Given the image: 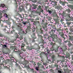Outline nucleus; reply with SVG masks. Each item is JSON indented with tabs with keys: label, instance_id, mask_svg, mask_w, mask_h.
I'll return each instance as SVG.
<instances>
[{
	"label": "nucleus",
	"instance_id": "f257e3e1",
	"mask_svg": "<svg viewBox=\"0 0 73 73\" xmlns=\"http://www.w3.org/2000/svg\"><path fill=\"white\" fill-rule=\"evenodd\" d=\"M18 9L20 12H22V11H25V10L24 9V8L23 6L22 5L19 6V7Z\"/></svg>",
	"mask_w": 73,
	"mask_h": 73
},
{
	"label": "nucleus",
	"instance_id": "f03ea898",
	"mask_svg": "<svg viewBox=\"0 0 73 73\" xmlns=\"http://www.w3.org/2000/svg\"><path fill=\"white\" fill-rule=\"evenodd\" d=\"M38 28H40V33L41 34H43L44 32L43 30H42V29H44V28H41V26L40 25L38 26Z\"/></svg>",
	"mask_w": 73,
	"mask_h": 73
},
{
	"label": "nucleus",
	"instance_id": "7ed1b4c3",
	"mask_svg": "<svg viewBox=\"0 0 73 73\" xmlns=\"http://www.w3.org/2000/svg\"><path fill=\"white\" fill-rule=\"evenodd\" d=\"M31 25H29V26H27V28L26 30V32H27V31H30V29H31Z\"/></svg>",
	"mask_w": 73,
	"mask_h": 73
},
{
	"label": "nucleus",
	"instance_id": "20e7f679",
	"mask_svg": "<svg viewBox=\"0 0 73 73\" xmlns=\"http://www.w3.org/2000/svg\"><path fill=\"white\" fill-rule=\"evenodd\" d=\"M55 9H57L58 11H59L60 9H62V7L61 6H57L55 7Z\"/></svg>",
	"mask_w": 73,
	"mask_h": 73
},
{
	"label": "nucleus",
	"instance_id": "39448f33",
	"mask_svg": "<svg viewBox=\"0 0 73 73\" xmlns=\"http://www.w3.org/2000/svg\"><path fill=\"white\" fill-rule=\"evenodd\" d=\"M53 31L54 32V31L53 30V29H52L50 33V34H51V36H50V37H52V35H53V34H54Z\"/></svg>",
	"mask_w": 73,
	"mask_h": 73
},
{
	"label": "nucleus",
	"instance_id": "423d86ee",
	"mask_svg": "<svg viewBox=\"0 0 73 73\" xmlns=\"http://www.w3.org/2000/svg\"><path fill=\"white\" fill-rule=\"evenodd\" d=\"M27 48L28 49V50H32V49H33V46H32L29 47V46H27Z\"/></svg>",
	"mask_w": 73,
	"mask_h": 73
},
{
	"label": "nucleus",
	"instance_id": "0eeeda50",
	"mask_svg": "<svg viewBox=\"0 0 73 73\" xmlns=\"http://www.w3.org/2000/svg\"><path fill=\"white\" fill-rule=\"evenodd\" d=\"M69 38V40H71V41H73V36H68Z\"/></svg>",
	"mask_w": 73,
	"mask_h": 73
},
{
	"label": "nucleus",
	"instance_id": "6e6552de",
	"mask_svg": "<svg viewBox=\"0 0 73 73\" xmlns=\"http://www.w3.org/2000/svg\"><path fill=\"white\" fill-rule=\"evenodd\" d=\"M0 6L2 8H6V6L4 4H1Z\"/></svg>",
	"mask_w": 73,
	"mask_h": 73
},
{
	"label": "nucleus",
	"instance_id": "1a4fd4ad",
	"mask_svg": "<svg viewBox=\"0 0 73 73\" xmlns=\"http://www.w3.org/2000/svg\"><path fill=\"white\" fill-rule=\"evenodd\" d=\"M32 6L34 7L33 8L34 9H36V8H37V5H35V4H33Z\"/></svg>",
	"mask_w": 73,
	"mask_h": 73
},
{
	"label": "nucleus",
	"instance_id": "9d476101",
	"mask_svg": "<svg viewBox=\"0 0 73 73\" xmlns=\"http://www.w3.org/2000/svg\"><path fill=\"white\" fill-rule=\"evenodd\" d=\"M6 23H7V24H8V25H11V22H10L8 20H6Z\"/></svg>",
	"mask_w": 73,
	"mask_h": 73
},
{
	"label": "nucleus",
	"instance_id": "9b49d317",
	"mask_svg": "<svg viewBox=\"0 0 73 73\" xmlns=\"http://www.w3.org/2000/svg\"><path fill=\"white\" fill-rule=\"evenodd\" d=\"M44 54V53L43 52H42L40 54V57L41 58L42 57V56Z\"/></svg>",
	"mask_w": 73,
	"mask_h": 73
},
{
	"label": "nucleus",
	"instance_id": "f8f14e48",
	"mask_svg": "<svg viewBox=\"0 0 73 73\" xmlns=\"http://www.w3.org/2000/svg\"><path fill=\"white\" fill-rule=\"evenodd\" d=\"M22 25L21 23H19V25H18V27H20V28H21V31H22L23 29H22V28H21Z\"/></svg>",
	"mask_w": 73,
	"mask_h": 73
},
{
	"label": "nucleus",
	"instance_id": "ddd939ff",
	"mask_svg": "<svg viewBox=\"0 0 73 73\" xmlns=\"http://www.w3.org/2000/svg\"><path fill=\"white\" fill-rule=\"evenodd\" d=\"M28 23H29V22L27 21H25V22H22V23L24 25H26V24H28Z\"/></svg>",
	"mask_w": 73,
	"mask_h": 73
},
{
	"label": "nucleus",
	"instance_id": "4468645a",
	"mask_svg": "<svg viewBox=\"0 0 73 73\" xmlns=\"http://www.w3.org/2000/svg\"><path fill=\"white\" fill-rule=\"evenodd\" d=\"M55 58V56L54 55H53L52 56V61H55V59H54V58Z\"/></svg>",
	"mask_w": 73,
	"mask_h": 73
},
{
	"label": "nucleus",
	"instance_id": "2eb2a0df",
	"mask_svg": "<svg viewBox=\"0 0 73 73\" xmlns=\"http://www.w3.org/2000/svg\"><path fill=\"white\" fill-rule=\"evenodd\" d=\"M66 12H67L68 13H70V12H71V11H70V9H68L66 10Z\"/></svg>",
	"mask_w": 73,
	"mask_h": 73
},
{
	"label": "nucleus",
	"instance_id": "dca6fc26",
	"mask_svg": "<svg viewBox=\"0 0 73 73\" xmlns=\"http://www.w3.org/2000/svg\"><path fill=\"white\" fill-rule=\"evenodd\" d=\"M68 7L69 8H71V9L73 10V5H68Z\"/></svg>",
	"mask_w": 73,
	"mask_h": 73
},
{
	"label": "nucleus",
	"instance_id": "f3484780",
	"mask_svg": "<svg viewBox=\"0 0 73 73\" xmlns=\"http://www.w3.org/2000/svg\"><path fill=\"white\" fill-rule=\"evenodd\" d=\"M38 37L42 39V40H43V39H42V38H43V37L41 35H38Z\"/></svg>",
	"mask_w": 73,
	"mask_h": 73
},
{
	"label": "nucleus",
	"instance_id": "a211bd4d",
	"mask_svg": "<svg viewBox=\"0 0 73 73\" xmlns=\"http://www.w3.org/2000/svg\"><path fill=\"white\" fill-rule=\"evenodd\" d=\"M37 10H41V6L40 5L38 6V8H37Z\"/></svg>",
	"mask_w": 73,
	"mask_h": 73
},
{
	"label": "nucleus",
	"instance_id": "6ab92c4d",
	"mask_svg": "<svg viewBox=\"0 0 73 73\" xmlns=\"http://www.w3.org/2000/svg\"><path fill=\"white\" fill-rule=\"evenodd\" d=\"M68 46H69V48L70 47V46H72V44L70 43H68Z\"/></svg>",
	"mask_w": 73,
	"mask_h": 73
},
{
	"label": "nucleus",
	"instance_id": "aec40b11",
	"mask_svg": "<svg viewBox=\"0 0 73 73\" xmlns=\"http://www.w3.org/2000/svg\"><path fill=\"white\" fill-rule=\"evenodd\" d=\"M52 47H51L50 48V50L51 51H53V50H54V48H53V47L52 46Z\"/></svg>",
	"mask_w": 73,
	"mask_h": 73
},
{
	"label": "nucleus",
	"instance_id": "412c9836",
	"mask_svg": "<svg viewBox=\"0 0 73 73\" xmlns=\"http://www.w3.org/2000/svg\"><path fill=\"white\" fill-rule=\"evenodd\" d=\"M15 65H16V66H18L19 68H20V65H19V64H17V63H16Z\"/></svg>",
	"mask_w": 73,
	"mask_h": 73
},
{
	"label": "nucleus",
	"instance_id": "4be33fe9",
	"mask_svg": "<svg viewBox=\"0 0 73 73\" xmlns=\"http://www.w3.org/2000/svg\"><path fill=\"white\" fill-rule=\"evenodd\" d=\"M64 41V42H65V43H67V42H69V43H70V41H69L68 40H66V41Z\"/></svg>",
	"mask_w": 73,
	"mask_h": 73
},
{
	"label": "nucleus",
	"instance_id": "5701e85b",
	"mask_svg": "<svg viewBox=\"0 0 73 73\" xmlns=\"http://www.w3.org/2000/svg\"><path fill=\"white\" fill-rule=\"evenodd\" d=\"M66 2L64 1L62 3V5L64 6V5H65V4H66Z\"/></svg>",
	"mask_w": 73,
	"mask_h": 73
},
{
	"label": "nucleus",
	"instance_id": "b1692460",
	"mask_svg": "<svg viewBox=\"0 0 73 73\" xmlns=\"http://www.w3.org/2000/svg\"><path fill=\"white\" fill-rule=\"evenodd\" d=\"M4 48H6V49H8V46L6 45V44H5L4 45H3Z\"/></svg>",
	"mask_w": 73,
	"mask_h": 73
},
{
	"label": "nucleus",
	"instance_id": "393cba45",
	"mask_svg": "<svg viewBox=\"0 0 73 73\" xmlns=\"http://www.w3.org/2000/svg\"><path fill=\"white\" fill-rule=\"evenodd\" d=\"M52 28L53 29H55V30L56 29V26H54L53 27H52Z\"/></svg>",
	"mask_w": 73,
	"mask_h": 73
},
{
	"label": "nucleus",
	"instance_id": "a878e982",
	"mask_svg": "<svg viewBox=\"0 0 73 73\" xmlns=\"http://www.w3.org/2000/svg\"><path fill=\"white\" fill-rule=\"evenodd\" d=\"M17 15L18 16H19V17H21H21H22L21 15L20 14H19V13H17Z\"/></svg>",
	"mask_w": 73,
	"mask_h": 73
},
{
	"label": "nucleus",
	"instance_id": "bb28decb",
	"mask_svg": "<svg viewBox=\"0 0 73 73\" xmlns=\"http://www.w3.org/2000/svg\"><path fill=\"white\" fill-rule=\"evenodd\" d=\"M8 16L7 14H5L4 16L5 17H6L7 18H8Z\"/></svg>",
	"mask_w": 73,
	"mask_h": 73
},
{
	"label": "nucleus",
	"instance_id": "cd10ccee",
	"mask_svg": "<svg viewBox=\"0 0 73 73\" xmlns=\"http://www.w3.org/2000/svg\"><path fill=\"white\" fill-rule=\"evenodd\" d=\"M55 21L56 23H58V20L56 19L55 20Z\"/></svg>",
	"mask_w": 73,
	"mask_h": 73
},
{
	"label": "nucleus",
	"instance_id": "c85d7f7f",
	"mask_svg": "<svg viewBox=\"0 0 73 73\" xmlns=\"http://www.w3.org/2000/svg\"><path fill=\"white\" fill-rule=\"evenodd\" d=\"M48 12H49V13L51 14V13H52V11H51L50 10H48Z\"/></svg>",
	"mask_w": 73,
	"mask_h": 73
},
{
	"label": "nucleus",
	"instance_id": "c756f323",
	"mask_svg": "<svg viewBox=\"0 0 73 73\" xmlns=\"http://www.w3.org/2000/svg\"><path fill=\"white\" fill-rule=\"evenodd\" d=\"M1 18H2V17H1L0 19V24H1V21H3L1 19Z\"/></svg>",
	"mask_w": 73,
	"mask_h": 73
},
{
	"label": "nucleus",
	"instance_id": "7c9ffc66",
	"mask_svg": "<svg viewBox=\"0 0 73 73\" xmlns=\"http://www.w3.org/2000/svg\"><path fill=\"white\" fill-rule=\"evenodd\" d=\"M58 72L59 73H64V72H63V71H61V70H59L58 71Z\"/></svg>",
	"mask_w": 73,
	"mask_h": 73
},
{
	"label": "nucleus",
	"instance_id": "2f4dec72",
	"mask_svg": "<svg viewBox=\"0 0 73 73\" xmlns=\"http://www.w3.org/2000/svg\"><path fill=\"white\" fill-rule=\"evenodd\" d=\"M66 24L67 25H70V24H71V22H67Z\"/></svg>",
	"mask_w": 73,
	"mask_h": 73
},
{
	"label": "nucleus",
	"instance_id": "473e14b6",
	"mask_svg": "<svg viewBox=\"0 0 73 73\" xmlns=\"http://www.w3.org/2000/svg\"><path fill=\"white\" fill-rule=\"evenodd\" d=\"M63 71L65 72V73H66L67 72V69H63Z\"/></svg>",
	"mask_w": 73,
	"mask_h": 73
},
{
	"label": "nucleus",
	"instance_id": "72a5a7b5",
	"mask_svg": "<svg viewBox=\"0 0 73 73\" xmlns=\"http://www.w3.org/2000/svg\"><path fill=\"white\" fill-rule=\"evenodd\" d=\"M35 69H36V70H37V71L39 70L38 69V67H36Z\"/></svg>",
	"mask_w": 73,
	"mask_h": 73
},
{
	"label": "nucleus",
	"instance_id": "f704fd0d",
	"mask_svg": "<svg viewBox=\"0 0 73 73\" xmlns=\"http://www.w3.org/2000/svg\"><path fill=\"white\" fill-rule=\"evenodd\" d=\"M37 64H38V66H40V65H41V64L40 63H39L38 62L37 63Z\"/></svg>",
	"mask_w": 73,
	"mask_h": 73
},
{
	"label": "nucleus",
	"instance_id": "c9c22d12",
	"mask_svg": "<svg viewBox=\"0 0 73 73\" xmlns=\"http://www.w3.org/2000/svg\"><path fill=\"white\" fill-rule=\"evenodd\" d=\"M50 44L52 46H54V43H53V42H51Z\"/></svg>",
	"mask_w": 73,
	"mask_h": 73
},
{
	"label": "nucleus",
	"instance_id": "e433bc0d",
	"mask_svg": "<svg viewBox=\"0 0 73 73\" xmlns=\"http://www.w3.org/2000/svg\"><path fill=\"white\" fill-rule=\"evenodd\" d=\"M33 65H34V66H36V62H34Z\"/></svg>",
	"mask_w": 73,
	"mask_h": 73
},
{
	"label": "nucleus",
	"instance_id": "4c0bfd02",
	"mask_svg": "<svg viewBox=\"0 0 73 73\" xmlns=\"http://www.w3.org/2000/svg\"><path fill=\"white\" fill-rule=\"evenodd\" d=\"M47 18L48 20H50L51 19V17H47Z\"/></svg>",
	"mask_w": 73,
	"mask_h": 73
},
{
	"label": "nucleus",
	"instance_id": "58836bf2",
	"mask_svg": "<svg viewBox=\"0 0 73 73\" xmlns=\"http://www.w3.org/2000/svg\"><path fill=\"white\" fill-rule=\"evenodd\" d=\"M11 28L13 29L15 28V26H12Z\"/></svg>",
	"mask_w": 73,
	"mask_h": 73
},
{
	"label": "nucleus",
	"instance_id": "ea45409f",
	"mask_svg": "<svg viewBox=\"0 0 73 73\" xmlns=\"http://www.w3.org/2000/svg\"><path fill=\"white\" fill-rule=\"evenodd\" d=\"M11 48H12V49H14L15 48V46H11Z\"/></svg>",
	"mask_w": 73,
	"mask_h": 73
},
{
	"label": "nucleus",
	"instance_id": "a19ab883",
	"mask_svg": "<svg viewBox=\"0 0 73 73\" xmlns=\"http://www.w3.org/2000/svg\"><path fill=\"white\" fill-rule=\"evenodd\" d=\"M12 58H14V57H11V61H13V59Z\"/></svg>",
	"mask_w": 73,
	"mask_h": 73
},
{
	"label": "nucleus",
	"instance_id": "79ce46f5",
	"mask_svg": "<svg viewBox=\"0 0 73 73\" xmlns=\"http://www.w3.org/2000/svg\"><path fill=\"white\" fill-rule=\"evenodd\" d=\"M68 48V47L66 46V48L64 49L65 50H68V48Z\"/></svg>",
	"mask_w": 73,
	"mask_h": 73
},
{
	"label": "nucleus",
	"instance_id": "37998d69",
	"mask_svg": "<svg viewBox=\"0 0 73 73\" xmlns=\"http://www.w3.org/2000/svg\"><path fill=\"white\" fill-rule=\"evenodd\" d=\"M50 52V51H49V50H47V53H49Z\"/></svg>",
	"mask_w": 73,
	"mask_h": 73
},
{
	"label": "nucleus",
	"instance_id": "c03bdc74",
	"mask_svg": "<svg viewBox=\"0 0 73 73\" xmlns=\"http://www.w3.org/2000/svg\"><path fill=\"white\" fill-rule=\"evenodd\" d=\"M55 66L56 67V68H57V69L58 68V65H55Z\"/></svg>",
	"mask_w": 73,
	"mask_h": 73
},
{
	"label": "nucleus",
	"instance_id": "a18cd8bd",
	"mask_svg": "<svg viewBox=\"0 0 73 73\" xmlns=\"http://www.w3.org/2000/svg\"><path fill=\"white\" fill-rule=\"evenodd\" d=\"M14 18L16 19L17 20H18V19H19V18H17L15 17H14Z\"/></svg>",
	"mask_w": 73,
	"mask_h": 73
},
{
	"label": "nucleus",
	"instance_id": "49530a36",
	"mask_svg": "<svg viewBox=\"0 0 73 73\" xmlns=\"http://www.w3.org/2000/svg\"><path fill=\"white\" fill-rule=\"evenodd\" d=\"M41 67L42 68H44V66L42 65H41Z\"/></svg>",
	"mask_w": 73,
	"mask_h": 73
},
{
	"label": "nucleus",
	"instance_id": "de8ad7c7",
	"mask_svg": "<svg viewBox=\"0 0 73 73\" xmlns=\"http://www.w3.org/2000/svg\"><path fill=\"white\" fill-rule=\"evenodd\" d=\"M73 48H72L71 49H70L69 48H68V50H73Z\"/></svg>",
	"mask_w": 73,
	"mask_h": 73
},
{
	"label": "nucleus",
	"instance_id": "09e8293b",
	"mask_svg": "<svg viewBox=\"0 0 73 73\" xmlns=\"http://www.w3.org/2000/svg\"><path fill=\"white\" fill-rule=\"evenodd\" d=\"M52 3H57V2L54 1H52Z\"/></svg>",
	"mask_w": 73,
	"mask_h": 73
},
{
	"label": "nucleus",
	"instance_id": "8fccbe9b",
	"mask_svg": "<svg viewBox=\"0 0 73 73\" xmlns=\"http://www.w3.org/2000/svg\"><path fill=\"white\" fill-rule=\"evenodd\" d=\"M13 30L11 31V33H12V32H15V30H13Z\"/></svg>",
	"mask_w": 73,
	"mask_h": 73
},
{
	"label": "nucleus",
	"instance_id": "3c124183",
	"mask_svg": "<svg viewBox=\"0 0 73 73\" xmlns=\"http://www.w3.org/2000/svg\"><path fill=\"white\" fill-rule=\"evenodd\" d=\"M25 62L26 63V64H27L28 63V61L26 60Z\"/></svg>",
	"mask_w": 73,
	"mask_h": 73
},
{
	"label": "nucleus",
	"instance_id": "603ef678",
	"mask_svg": "<svg viewBox=\"0 0 73 73\" xmlns=\"http://www.w3.org/2000/svg\"><path fill=\"white\" fill-rule=\"evenodd\" d=\"M70 32H73V29H70Z\"/></svg>",
	"mask_w": 73,
	"mask_h": 73
},
{
	"label": "nucleus",
	"instance_id": "864d4df0",
	"mask_svg": "<svg viewBox=\"0 0 73 73\" xmlns=\"http://www.w3.org/2000/svg\"><path fill=\"white\" fill-rule=\"evenodd\" d=\"M12 21H13V23H16L15 21L14 20H13Z\"/></svg>",
	"mask_w": 73,
	"mask_h": 73
},
{
	"label": "nucleus",
	"instance_id": "5fc2aeb1",
	"mask_svg": "<svg viewBox=\"0 0 73 73\" xmlns=\"http://www.w3.org/2000/svg\"><path fill=\"white\" fill-rule=\"evenodd\" d=\"M20 39L21 40H23V38L22 37H21L20 38Z\"/></svg>",
	"mask_w": 73,
	"mask_h": 73
},
{
	"label": "nucleus",
	"instance_id": "6e6d98bb",
	"mask_svg": "<svg viewBox=\"0 0 73 73\" xmlns=\"http://www.w3.org/2000/svg\"><path fill=\"white\" fill-rule=\"evenodd\" d=\"M0 65H3V66H4V64H3V63H2V64H0Z\"/></svg>",
	"mask_w": 73,
	"mask_h": 73
},
{
	"label": "nucleus",
	"instance_id": "4d7b16f0",
	"mask_svg": "<svg viewBox=\"0 0 73 73\" xmlns=\"http://www.w3.org/2000/svg\"><path fill=\"white\" fill-rule=\"evenodd\" d=\"M71 21H73V18H72L70 19Z\"/></svg>",
	"mask_w": 73,
	"mask_h": 73
},
{
	"label": "nucleus",
	"instance_id": "13d9d810",
	"mask_svg": "<svg viewBox=\"0 0 73 73\" xmlns=\"http://www.w3.org/2000/svg\"><path fill=\"white\" fill-rule=\"evenodd\" d=\"M62 37L63 38H64V40H65V36H62Z\"/></svg>",
	"mask_w": 73,
	"mask_h": 73
},
{
	"label": "nucleus",
	"instance_id": "bf43d9fd",
	"mask_svg": "<svg viewBox=\"0 0 73 73\" xmlns=\"http://www.w3.org/2000/svg\"><path fill=\"white\" fill-rule=\"evenodd\" d=\"M64 34H62V35H61V36H62V37H63L64 36Z\"/></svg>",
	"mask_w": 73,
	"mask_h": 73
},
{
	"label": "nucleus",
	"instance_id": "052dcab7",
	"mask_svg": "<svg viewBox=\"0 0 73 73\" xmlns=\"http://www.w3.org/2000/svg\"><path fill=\"white\" fill-rule=\"evenodd\" d=\"M3 24H1V27H3Z\"/></svg>",
	"mask_w": 73,
	"mask_h": 73
},
{
	"label": "nucleus",
	"instance_id": "680f3d73",
	"mask_svg": "<svg viewBox=\"0 0 73 73\" xmlns=\"http://www.w3.org/2000/svg\"><path fill=\"white\" fill-rule=\"evenodd\" d=\"M45 54L46 57H48V55H47V54L46 53Z\"/></svg>",
	"mask_w": 73,
	"mask_h": 73
},
{
	"label": "nucleus",
	"instance_id": "e2e57ef3",
	"mask_svg": "<svg viewBox=\"0 0 73 73\" xmlns=\"http://www.w3.org/2000/svg\"><path fill=\"white\" fill-rule=\"evenodd\" d=\"M44 65H46L47 64L46 63H44Z\"/></svg>",
	"mask_w": 73,
	"mask_h": 73
},
{
	"label": "nucleus",
	"instance_id": "0e129e2a",
	"mask_svg": "<svg viewBox=\"0 0 73 73\" xmlns=\"http://www.w3.org/2000/svg\"><path fill=\"white\" fill-rule=\"evenodd\" d=\"M49 37H50V36H48L47 38L48 39H49Z\"/></svg>",
	"mask_w": 73,
	"mask_h": 73
},
{
	"label": "nucleus",
	"instance_id": "69168bd1",
	"mask_svg": "<svg viewBox=\"0 0 73 73\" xmlns=\"http://www.w3.org/2000/svg\"><path fill=\"white\" fill-rule=\"evenodd\" d=\"M18 21H20V19H19L18 18Z\"/></svg>",
	"mask_w": 73,
	"mask_h": 73
},
{
	"label": "nucleus",
	"instance_id": "338daca9",
	"mask_svg": "<svg viewBox=\"0 0 73 73\" xmlns=\"http://www.w3.org/2000/svg\"><path fill=\"white\" fill-rule=\"evenodd\" d=\"M33 72L34 73H36V71H34Z\"/></svg>",
	"mask_w": 73,
	"mask_h": 73
},
{
	"label": "nucleus",
	"instance_id": "774afa93",
	"mask_svg": "<svg viewBox=\"0 0 73 73\" xmlns=\"http://www.w3.org/2000/svg\"><path fill=\"white\" fill-rule=\"evenodd\" d=\"M26 44L27 45H28L29 44L28 43V42H26Z\"/></svg>",
	"mask_w": 73,
	"mask_h": 73
}]
</instances>
